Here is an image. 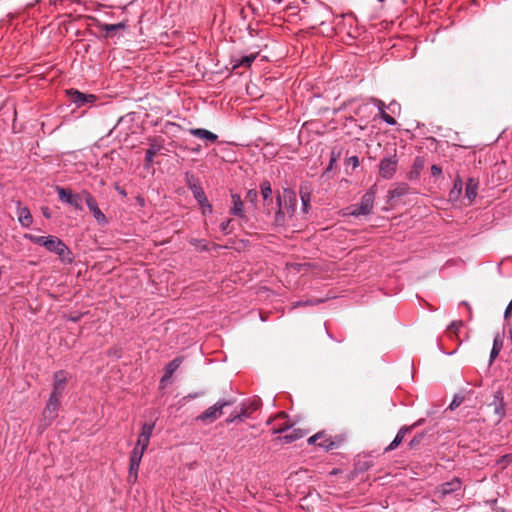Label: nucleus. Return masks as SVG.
I'll use <instances>...</instances> for the list:
<instances>
[{
  "instance_id": "obj_27",
  "label": "nucleus",
  "mask_w": 512,
  "mask_h": 512,
  "mask_svg": "<svg viewBox=\"0 0 512 512\" xmlns=\"http://www.w3.org/2000/svg\"><path fill=\"white\" fill-rule=\"evenodd\" d=\"M248 417V412H247V409H240V411H235L234 413H232L228 419H227V422L231 423V422H234L235 420L237 419H244V418H247Z\"/></svg>"
},
{
  "instance_id": "obj_32",
  "label": "nucleus",
  "mask_w": 512,
  "mask_h": 512,
  "mask_svg": "<svg viewBox=\"0 0 512 512\" xmlns=\"http://www.w3.org/2000/svg\"><path fill=\"white\" fill-rule=\"evenodd\" d=\"M259 408L257 400L250 401L248 404H243L241 409H247L248 417Z\"/></svg>"
},
{
  "instance_id": "obj_11",
  "label": "nucleus",
  "mask_w": 512,
  "mask_h": 512,
  "mask_svg": "<svg viewBox=\"0 0 512 512\" xmlns=\"http://www.w3.org/2000/svg\"><path fill=\"white\" fill-rule=\"evenodd\" d=\"M490 406L494 407V414L496 416V423H499L505 416V403L501 391H497L493 396V401Z\"/></svg>"
},
{
  "instance_id": "obj_31",
  "label": "nucleus",
  "mask_w": 512,
  "mask_h": 512,
  "mask_svg": "<svg viewBox=\"0 0 512 512\" xmlns=\"http://www.w3.org/2000/svg\"><path fill=\"white\" fill-rule=\"evenodd\" d=\"M303 432L301 430H294L291 434L284 435L283 439L286 443H291L299 438L303 437Z\"/></svg>"
},
{
  "instance_id": "obj_7",
  "label": "nucleus",
  "mask_w": 512,
  "mask_h": 512,
  "mask_svg": "<svg viewBox=\"0 0 512 512\" xmlns=\"http://www.w3.org/2000/svg\"><path fill=\"white\" fill-rule=\"evenodd\" d=\"M83 197H84V200H85L89 210L91 211V213L93 214V216L97 220V222L99 224H106L107 223L106 216L99 209L94 197L88 191H85V190L83 191Z\"/></svg>"
},
{
  "instance_id": "obj_30",
  "label": "nucleus",
  "mask_w": 512,
  "mask_h": 512,
  "mask_svg": "<svg viewBox=\"0 0 512 512\" xmlns=\"http://www.w3.org/2000/svg\"><path fill=\"white\" fill-rule=\"evenodd\" d=\"M407 192H408V186L406 184H402V185H399L394 190H392L390 192V194H391L392 198H395V197H401V196L407 194Z\"/></svg>"
},
{
  "instance_id": "obj_40",
  "label": "nucleus",
  "mask_w": 512,
  "mask_h": 512,
  "mask_svg": "<svg viewBox=\"0 0 512 512\" xmlns=\"http://www.w3.org/2000/svg\"><path fill=\"white\" fill-rule=\"evenodd\" d=\"M230 220H226V221H223L221 222L220 224V230L224 233V234H227L229 233V227H230Z\"/></svg>"
},
{
  "instance_id": "obj_25",
  "label": "nucleus",
  "mask_w": 512,
  "mask_h": 512,
  "mask_svg": "<svg viewBox=\"0 0 512 512\" xmlns=\"http://www.w3.org/2000/svg\"><path fill=\"white\" fill-rule=\"evenodd\" d=\"M376 102L378 105L380 117L389 125L396 124L395 119L384 111V103L380 100H377Z\"/></svg>"
},
{
  "instance_id": "obj_44",
  "label": "nucleus",
  "mask_w": 512,
  "mask_h": 512,
  "mask_svg": "<svg viewBox=\"0 0 512 512\" xmlns=\"http://www.w3.org/2000/svg\"><path fill=\"white\" fill-rule=\"evenodd\" d=\"M43 215L46 217V218H50V212L48 211V208H45L43 210Z\"/></svg>"
},
{
  "instance_id": "obj_3",
  "label": "nucleus",
  "mask_w": 512,
  "mask_h": 512,
  "mask_svg": "<svg viewBox=\"0 0 512 512\" xmlns=\"http://www.w3.org/2000/svg\"><path fill=\"white\" fill-rule=\"evenodd\" d=\"M284 202L285 208H287V213H292L297 204V198L294 192L290 190H284L282 196L278 197V205L279 210L275 216V223L279 226L285 224V213L283 211L282 203Z\"/></svg>"
},
{
  "instance_id": "obj_38",
  "label": "nucleus",
  "mask_w": 512,
  "mask_h": 512,
  "mask_svg": "<svg viewBox=\"0 0 512 512\" xmlns=\"http://www.w3.org/2000/svg\"><path fill=\"white\" fill-rule=\"evenodd\" d=\"M301 200H302V203H303L304 212H306L307 211V207H308L309 202H310V195H309V193H301Z\"/></svg>"
},
{
  "instance_id": "obj_19",
  "label": "nucleus",
  "mask_w": 512,
  "mask_h": 512,
  "mask_svg": "<svg viewBox=\"0 0 512 512\" xmlns=\"http://www.w3.org/2000/svg\"><path fill=\"white\" fill-rule=\"evenodd\" d=\"M232 202H233V207L231 208L230 212L235 216L243 217L244 216L243 202H242L240 196L237 194H233Z\"/></svg>"
},
{
  "instance_id": "obj_28",
  "label": "nucleus",
  "mask_w": 512,
  "mask_h": 512,
  "mask_svg": "<svg viewBox=\"0 0 512 512\" xmlns=\"http://www.w3.org/2000/svg\"><path fill=\"white\" fill-rule=\"evenodd\" d=\"M150 438L151 437H148V436H145V435H142V434H139L138 436V439H137V442H136V447L140 448L141 450H146L149 443H150Z\"/></svg>"
},
{
  "instance_id": "obj_5",
  "label": "nucleus",
  "mask_w": 512,
  "mask_h": 512,
  "mask_svg": "<svg viewBox=\"0 0 512 512\" xmlns=\"http://www.w3.org/2000/svg\"><path fill=\"white\" fill-rule=\"evenodd\" d=\"M144 452L145 450H141L140 448L135 446L130 454V465L128 474V481L130 483H135L137 481L138 471Z\"/></svg>"
},
{
  "instance_id": "obj_9",
  "label": "nucleus",
  "mask_w": 512,
  "mask_h": 512,
  "mask_svg": "<svg viewBox=\"0 0 512 512\" xmlns=\"http://www.w3.org/2000/svg\"><path fill=\"white\" fill-rule=\"evenodd\" d=\"M67 379L68 375L64 371H58L54 374V385L50 397H55L60 400L64 392Z\"/></svg>"
},
{
  "instance_id": "obj_14",
  "label": "nucleus",
  "mask_w": 512,
  "mask_h": 512,
  "mask_svg": "<svg viewBox=\"0 0 512 512\" xmlns=\"http://www.w3.org/2000/svg\"><path fill=\"white\" fill-rule=\"evenodd\" d=\"M189 132L193 136L211 143H214L218 138L216 134L203 128H192Z\"/></svg>"
},
{
  "instance_id": "obj_1",
  "label": "nucleus",
  "mask_w": 512,
  "mask_h": 512,
  "mask_svg": "<svg viewBox=\"0 0 512 512\" xmlns=\"http://www.w3.org/2000/svg\"><path fill=\"white\" fill-rule=\"evenodd\" d=\"M26 239L34 244L44 246L48 251L57 254L65 263L72 262V254L66 244L55 236L25 235Z\"/></svg>"
},
{
  "instance_id": "obj_21",
  "label": "nucleus",
  "mask_w": 512,
  "mask_h": 512,
  "mask_svg": "<svg viewBox=\"0 0 512 512\" xmlns=\"http://www.w3.org/2000/svg\"><path fill=\"white\" fill-rule=\"evenodd\" d=\"M180 364V358H176L173 361H171L166 367L165 375L162 377L161 382L168 380L172 376V374L178 369Z\"/></svg>"
},
{
  "instance_id": "obj_47",
  "label": "nucleus",
  "mask_w": 512,
  "mask_h": 512,
  "mask_svg": "<svg viewBox=\"0 0 512 512\" xmlns=\"http://www.w3.org/2000/svg\"><path fill=\"white\" fill-rule=\"evenodd\" d=\"M203 208V214H207L209 213L208 209L206 208V206H201Z\"/></svg>"
},
{
  "instance_id": "obj_35",
  "label": "nucleus",
  "mask_w": 512,
  "mask_h": 512,
  "mask_svg": "<svg viewBox=\"0 0 512 512\" xmlns=\"http://www.w3.org/2000/svg\"><path fill=\"white\" fill-rule=\"evenodd\" d=\"M257 197H258V192L254 189L249 190L246 194V200L253 204L256 202Z\"/></svg>"
},
{
  "instance_id": "obj_26",
  "label": "nucleus",
  "mask_w": 512,
  "mask_h": 512,
  "mask_svg": "<svg viewBox=\"0 0 512 512\" xmlns=\"http://www.w3.org/2000/svg\"><path fill=\"white\" fill-rule=\"evenodd\" d=\"M95 96L94 95H84L83 93H80L78 91L74 92V101L77 104H83L85 102H92L94 101Z\"/></svg>"
},
{
  "instance_id": "obj_13",
  "label": "nucleus",
  "mask_w": 512,
  "mask_h": 512,
  "mask_svg": "<svg viewBox=\"0 0 512 512\" xmlns=\"http://www.w3.org/2000/svg\"><path fill=\"white\" fill-rule=\"evenodd\" d=\"M461 481L460 479L458 478H454L452 479L451 481L449 482H446V483H443L439 488H438V493L441 495V496H446V495H449L453 492H456L458 490L461 489Z\"/></svg>"
},
{
  "instance_id": "obj_48",
  "label": "nucleus",
  "mask_w": 512,
  "mask_h": 512,
  "mask_svg": "<svg viewBox=\"0 0 512 512\" xmlns=\"http://www.w3.org/2000/svg\"><path fill=\"white\" fill-rule=\"evenodd\" d=\"M70 319H71L72 321H77V320H78V317L73 316V317H71Z\"/></svg>"
},
{
  "instance_id": "obj_46",
  "label": "nucleus",
  "mask_w": 512,
  "mask_h": 512,
  "mask_svg": "<svg viewBox=\"0 0 512 512\" xmlns=\"http://www.w3.org/2000/svg\"><path fill=\"white\" fill-rule=\"evenodd\" d=\"M335 159L334 158H331V161H330V165L328 167L327 170L331 169L333 167V163H334Z\"/></svg>"
},
{
  "instance_id": "obj_2",
  "label": "nucleus",
  "mask_w": 512,
  "mask_h": 512,
  "mask_svg": "<svg viewBox=\"0 0 512 512\" xmlns=\"http://www.w3.org/2000/svg\"><path fill=\"white\" fill-rule=\"evenodd\" d=\"M375 186H372L361 198L358 205H353L346 208L345 215H351L355 217L366 216L372 213L374 208L375 200Z\"/></svg>"
},
{
  "instance_id": "obj_17",
  "label": "nucleus",
  "mask_w": 512,
  "mask_h": 512,
  "mask_svg": "<svg viewBox=\"0 0 512 512\" xmlns=\"http://www.w3.org/2000/svg\"><path fill=\"white\" fill-rule=\"evenodd\" d=\"M17 215L22 226L29 227L32 224V216L27 207H18Z\"/></svg>"
},
{
  "instance_id": "obj_33",
  "label": "nucleus",
  "mask_w": 512,
  "mask_h": 512,
  "mask_svg": "<svg viewBox=\"0 0 512 512\" xmlns=\"http://www.w3.org/2000/svg\"><path fill=\"white\" fill-rule=\"evenodd\" d=\"M256 56V54H250L248 56L242 57L238 63V66L249 67L255 60Z\"/></svg>"
},
{
  "instance_id": "obj_45",
  "label": "nucleus",
  "mask_w": 512,
  "mask_h": 512,
  "mask_svg": "<svg viewBox=\"0 0 512 512\" xmlns=\"http://www.w3.org/2000/svg\"><path fill=\"white\" fill-rule=\"evenodd\" d=\"M335 159L334 158H331V161H330V165L328 167L327 170L331 169L333 167V163H334Z\"/></svg>"
},
{
  "instance_id": "obj_29",
  "label": "nucleus",
  "mask_w": 512,
  "mask_h": 512,
  "mask_svg": "<svg viewBox=\"0 0 512 512\" xmlns=\"http://www.w3.org/2000/svg\"><path fill=\"white\" fill-rule=\"evenodd\" d=\"M462 181L457 179L454 183L452 190L450 191V198H457L462 192Z\"/></svg>"
},
{
  "instance_id": "obj_8",
  "label": "nucleus",
  "mask_w": 512,
  "mask_h": 512,
  "mask_svg": "<svg viewBox=\"0 0 512 512\" xmlns=\"http://www.w3.org/2000/svg\"><path fill=\"white\" fill-rule=\"evenodd\" d=\"M397 159L396 157H387L381 160L379 164L380 176L385 179H390L396 172Z\"/></svg>"
},
{
  "instance_id": "obj_20",
  "label": "nucleus",
  "mask_w": 512,
  "mask_h": 512,
  "mask_svg": "<svg viewBox=\"0 0 512 512\" xmlns=\"http://www.w3.org/2000/svg\"><path fill=\"white\" fill-rule=\"evenodd\" d=\"M162 146L156 143H152L146 151V165H151L153 163L154 157L160 152Z\"/></svg>"
},
{
  "instance_id": "obj_16",
  "label": "nucleus",
  "mask_w": 512,
  "mask_h": 512,
  "mask_svg": "<svg viewBox=\"0 0 512 512\" xmlns=\"http://www.w3.org/2000/svg\"><path fill=\"white\" fill-rule=\"evenodd\" d=\"M308 442L310 444H317L320 447L324 448L325 450H329L334 446V443L332 441H330L329 439H324V435L322 433H317L311 436L308 439Z\"/></svg>"
},
{
  "instance_id": "obj_15",
  "label": "nucleus",
  "mask_w": 512,
  "mask_h": 512,
  "mask_svg": "<svg viewBox=\"0 0 512 512\" xmlns=\"http://www.w3.org/2000/svg\"><path fill=\"white\" fill-rule=\"evenodd\" d=\"M191 190H192V192H193V194H194L195 199L198 201V203H199L201 206H204V205H205V206H206V208H207V209H208V211H209V214H210V213H212V207H211V205L209 204V202H208V200H207V198H206V195H205L204 191H203L200 187H198V186H196V185H192V186H191Z\"/></svg>"
},
{
  "instance_id": "obj_41",
  "label": "nucleus",
  "mask_w": 512,
  "mask_h": 512,
  "mask_svg": "<svg viewBox=\"0 0 512 512\" xmlns=\"http://www.w3.org/2000/svg\"><path fill=\"white\" fill-rule=\"evenodd\" d=\"M511 314H512V298L504 312V318L508 319L511 316Z\"/></svg>"
},
{
  "instance_id": "obj_42",
  "label": "nucleus",
  "mask_w": 512,
  "mask_h": 512,
  "mask_svg": "<svg viewBox=\"0 0 512 512\" xmlns=\"http://www.w3.org/2000/svg\"><path fill=\"white\" fill-rule=\"evenodd\" d=\"M348 162H349L350 164H352V166H353L354 168H356V167L359 165V160H358V157H356V156H352V157H350V158L348 159Z\"/></svg>"
},
{
  "instance_id": "obj_6",
  "label": "nucleus",
  "mask_w": 512,
  "mask_h": 512,
  "mask_svg": "<svg viewBox=\"0 0 512 512\" xmlns=\"http://www.w3.org/2000/svg\"><path fill=\"white\" fill-rule=\"evenodd\" d=\"M228 401H219L213 406L207 408L201 415L197 417V420L202 422H213L222 415V410L225 406L229 405Z\"/></svg>"
},
{
  "instance_id": "obj_36",
  "label": "nucleus",
  "mask_w": 512,
  "mask_h": 512,
  "mask_svg": "<svg viewBox=\"0 0 512 512\" xmlns=\"http://www.w3.org/2000/svg\"><path fill=\"white\" fill-rule=\"evenodd\" d=\"M463 402V397L462 396H455L452 400V402L450 403L449 405V408L451 410H454L456 409L457 407H459L461 405V403Z\"/></svg>"
},
{
  "instance_id": "obj_22",
  "label": "nucleus",
  "mask_w": 512,
  "mask_h": 512,
  "mask_svg": "<svg viewBox=\"0 0 512 512\" xmlns=\"http://www.w3.org/2000/svg\"><path fill=\"white\" fill-rule=\"evenodd\" d=\"M503 346V339L500 335H496L493 340V347L490 353V362H492L500 353Z\"/></svg>"
},
{
  "instance_id": "obj_10",
  "label": "nucleus",
  "mask_w": 512,
  "mask_h": 512,
  "mask_svg": "<svg viewBox=\"0 0 512 512\" xmlns=\"http://www.w3.org/2000/svg\"><path fill=\"white\" fill-rule=\"evenodd\" d=\"M60 405V400L55 397H49V400L46 404V407L43 411V418L46 422V425H49L52 423V421L57 416V410Z\"/></svg>"
},
{
  "instance_id": "obj_23",
  "label": "nucleus",
  "mask_w": 512,
  "mask_h": 512,
  "mask_svg": "<svg viewBox=\"0 0 512 512\" xmlns=\"http://www.w3.org/2000/svg\"><path fill=\"white\" fill-rule=\"evenodd\" d=\"M410 431V428L409 427H403L401 428L396 437L394 438V440L390 443V445L387 447V450H393L395 449L403 440L405 434Z\"/></svg>"
},
{
  "instance_id": "obj_18",
  "label": "nucleus",
  "mask_w": 512,
  "mask_h": 512,
  "mask_svg": "<svg viewBox=\"0 0 512 512\" xmlns=\"http://www.w3.org/2000/svg\"><path fill=\"white\" fill-rule=\"evenodd\" d=\"M478 184L472 178L468 179L465 187V196L472 202L477 196Z\"/></svg>"
},
{
  "instance_id": "obj_4",
  "label": "nucleus",
  "mask_w": 512,
  "mask_h": 512,
  "mask_svg": "<svg viewBox=\"0 0 512 512\" xmlns=\"http://www.w3.org/2000/svg\"><path fill=\"white\" fill-rule=\"evenodd\" d=\"M56 192L58 194L59 199L74 207L76 210H82V201L84 200L83 192L81 194H75L69 189H65L60 186H56Z\"/></svg>"
},
{
  "instance_id": "obj_34",
  "label": "nucleus",
  "mask_w": 512,
  "mask_h": 512,
  "mask_svg": "<svg viewBox=\"0 0 512 512\" xmlns=\"http://www.w3.org/2000/svg\"><path fill=\"white\" fill-rule=\"evenodd\" d=\"M153 429H154V424L145 423L142 426V430H141L140 434L151 437Z\"/></svg>"
},
{
  "instance_id": "obj_24",
  "label": "nucleus",
  "mask_w": 512,
  "mask_h": 512,
  "mask_svg": "<svg viewBox=\"0 0 512 512\" xmlns=\"http://www.w3.org/2000/svg\"><path fill=\"white\" fill-rule=\"evenodd\" d=\"M261 194H262L265 204L268 205L269 203L272 202V199H271L272 189H271V185L268 181H265L261 184Z\"/></svg>"
},
{
  "instance_id": "obj_39",
  "label": "nucleus",
  "mask_w": 512,
  "mask_h": 512,
  "mask_svg": "<svg viewBox=\"0 0 512 512\" xmlns=\"http://www.w3.org/2000/svg\"><path fill=\"white\" fill-rule=\"evenodd\" d=\"M462 324H463L462 321L452 322L450 324V326L448 327V331L456 333L458 331V329L462 326Z\"/></svg>"
},
{
  "instance_id": "obj_43",
  "label": "nucleus",
  "mask_w": 512,
  "mask_h": 512,
  "mask_svg": "<svg viewBox=\"0 0 512 512\" xmlns=\"http://www.w3.org/2000/svg\"><path fill=\"white\" fill-rule=\"evenodd\" d=\"M431 171L434 176L441 174V168L438 167L437 165H433L431 167Z\"/></svg>"
},
{
  "instance_id": "obj_37",
  "label": "nucleus",
  "mask_w": 512,
  "mask_h": 512,
  "mask_svg": "<svg viewBox=\"0 0 512 512\" xmlns=\"http://www.w3.org/2000/svg\"><path fill=\"white\" fill-rule=\"evenodd\" d=\"M124 25L119 23V24H105L103 26V29L106 31V32H111V31H114L118 28H123Z\"/></svg>"
},
{
  "instance_id": "obj_12",
  "label": "nucleus",
  "mask_w": 512,
  "mask_h": 512,
  "mask_svg": "<svg viewBox=\"0 0 512 512\" xmlns=\"http://www.w3.org/2000/svg\"><path fill=\"white\" fill-rule=\"evenodd\" d=\"M271 422L274 423L272 428L274 434L283 433L292 426V424L287 420V415L283 412H280L272 420H269L268 424Z\"/></svg>"
}]
</instances>
